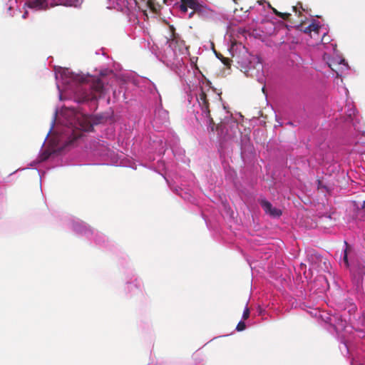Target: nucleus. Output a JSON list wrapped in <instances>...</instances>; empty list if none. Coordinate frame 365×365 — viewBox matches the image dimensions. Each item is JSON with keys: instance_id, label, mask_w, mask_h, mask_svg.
Masks as SVG:
<instances>
[{"instance_id": "f8f14e48", "label": "nucleus", "mask_w": 365, "mask_h": 365, "mask_svg": "<svg viewBox=\"0 0 365 365\" xmlns=\"http://www.w3.org/2000/svg\"><path fill=\"white\" fill-rule=\"evenodd\" d=\"M259 202L264 212L270 217L273 218H278L282 215V210L273 207L272 203L265 198L259 200Z\"/></svg>"}, {"instance_id": "423d86ee", "label": "nucleus", "mask_w": 365, "mask_h": 365, "mask_svg": "<svg viewBox=\"0 0 365 365\" xmlns=\"http://www.w3.org/2000/svg\"><path fill=\"white\" fill-rule=\"evenodd\" d=\"M315 316L321 318L322 321L327 326L326 329L331 334L335 332L337 335H339L348 328L346 320L343 319L341 315L338 313L331 314L328 312L317 311Z\"/></svg>"}, {"instance_id": "4c0bfd02", "label": "nucleus", "mask_w": 365, "mask_h": 365, "mask_svg": "<svg viewBox=\"0 0 365 365\" xmlns=\"http://www.w3.org/2000/svg\"><path fill=\"white\" fill-rule=\"evenodd\" d=\"M296 6H293V10L295 11L296 10Z\"/></svg>"}, {"instance_id": "9b49d317", "label": "nucleus", "mask_w": 365, "mask_h": 365, "mask_svg": "<svg viewBox=\"0 0 365 365\" xmlns=\"http://www.w3.org/2000/svg\"><path fill=\"white\" fill-rule=\"evenodd\" d=\"M90 243L101 249H107L110 245V242L103 233L94 230V235L87 238Z\"/></svg>"}, {"instance_id": "c756f323", "label": "nucleus", "mask_w": 365, "mask_h": 365, "mask_svg": "<svg viewBox=\"0 0 365 365\" xmlns=\"http://www.w3.org/2000/svg\"><path fill=\"white\" fill-rule=\"evenodd\" d=\"M274 11L275 12V14H277L278 16H279L282 18H284L285 16H288L289 15L288 14L279 13L275 9H274Z\"/></svg>"}, {"instance_id": "0eeeda50", "label": "nucleus", "mask_w": 365, "mask_h": 365, "mask_svg": "<svg viewBox=\"0 0 365 365\" xmlns=\"http://www.w3.org/2000/svg\"><path fill=\"white\" fill-rule=\"evenodd\" d=\"M61 225L63 228L71 230L75 235L85 239L94 235V230L88 224L73 216L64 217L61 220Z\"/></svg>"}, {"instance_id": "393cba45", "label": "nucleus", "mask_w": 365, "mask_h": 365, "mask_svg": "<svg viewBox=\"0 0 365 365\" xmlns=\"http://www.w3.org/2000/svg\"><path fill=\"white\" fill-rule=\"evenodd\" d=\"M188 6L183 2H181V4L180 5V11L182 14H185L187 11Z\"/></svg>"}, {"instance_id": "1a4fd4ad", "label": "nucleus", "mask_w": 365, "mask_h": 365, "mask_svg": "<svg viewBox=\"0 0 365 365\" xmlns=\"http://www.w3.org/2000/svg\"><path fill=\"white\" fill-rule=\"evenodd\" d=\"M169 123L168 112L162 107L160 102L154 109V115L151 120L153 127L159 130L163 128V126H166Z\"/></svg>"}, {"instance_id": "aec40b11", "label": "nucleus", "mask_w": 365, "mask_h": 365, "mask_svg": "<svg viewBox=\"0 0 365 365\" xmlns=\"http://www.w3.org/2000/svg\"><path fill=\"white\" fill-rule=\"evenodd\" d=\"M123 80L125 81H132L134 84L136 83V80L134 78L133 76L132 73H123Z\"/></svg>"}, {"instance_id": "412c9836", "label": "nucleus", "mask_w": 365, "mask_h": 365, "mask_svg": "<svg viewBox=\"0 0 365 365\" xmlns=\"http://www.w3.org/2000/svg\"><path fill=\"white\" fill-rule=\"evenodd\" d=\"M355 113H356V109H355V108L354 107V106L349 104V105H348V109H347V110H346L347 116H348L349 118H352L353 116H355Z\"/></svg>"}, {"instance_id": "f03ea898", "label": "nucleus", "mask_w": 365, "mask_h": 365, "mask_svg": "<svg viewBox=\"0 0 365 365\" xmlns=\"http://www.w3.org/2000/svg\"><path fill=\"white\" fill-rule=\"evenodd\" d=\"M56 109L54 112L51 128L47 133L43 145L48 136L53 142L52 150H44L36 160L29 164L26 168H34L41 163L46 161L53 155H58L62 152L68 150L71 147L78 145L83 137V133L93 130V124L90 118L76 110L70 108H63L59 116Z\"/></svg>"}, {"instance_id": "a211bd4d", "label": "nucleus", "mask_w": 365, "mask_h": 365, "mask_svg": "<svg viewBox=\"0 0 365 365\" xmlns=\"http://www.w3.org/2000/svg\"><path fill=\"white\" fill-rule=\"evenodd\" d=\"M351 272L354 275L356 284H361L363 282V277L365 275V266L359 267L356 272H355L354 270H351Z\"/></svg>"}, {"instance_id": "473e14b6", "label": "nucleus", "mask_w": 365, "mask_h": 365, "mask_svg": "<svg viewBox=\"0 0 365 365\" xmlns=\"http://www.w3.org/2000/svg\"><path fill=\"white\" fill-rule=\"evenodd\" d=\"M24 169H25V168H19V169H17L14 173L18 172V171H19V170H24Z\"/></svg>"}, {"instance_id": "a878e982", "label": "nucleus", "mask_w": 365, "mask_h": 365, "mask_svg": "<svg viewBox=\"0 0 365 365\" xmlns=\"http://www.w3.org/2000/svg\"><path fill=\"white\" fill-rule=\"evenodd\" d=\"M250 316V309L247 306L245 307L243 313H242V319H247Z\"/></svg>"}, {"instance_id": "2f4dec72", "label": "nucleus", "mask_w": 365, "mask_h": 365, "mask_svg": "<svg viewBox=\"0 0 365 365\" xmlns=\"http://www.w3.org/2000/svg\"><path fill=\"white\" fill-rule=\"evenodd\" d=\"M259 314H262V310L260 307H259Z\"/></svg>"}, {"instance_id": "bb28decb", "label": "nucleus", "mask_w": 365, "mask_h": 365, "mask_svg": "<svg viewBox=\"0 0 365 365\" xmlns=\"http://www.w3.org/2000/svg\"><path fill=\"white\" fill-rule=\"evenodd\" d=\"M160 144L162 145L161 148L158 150V153L160 154L163 153L165 152V145H166V143H163L162 140H160Z\"/></svg>"}, {"instance_id": "72a5a7b5", "label": "nucleus", "mask_w": 365, "mask_h": 365, "mask_svg": "<svg viewBox=\"0 0 365 365\" xmlns=\"http://www.w3.org/2000/svg\"><path fill=\"white\" fill-rule=\"evenodd\" d=\"M108 2L109 4H111V3H113L114 1H113V0H108Z\"/></svg>"}, {"instance_id": "dca6fc26", "label": "nucleus", "mask_w": 365, "mask_h": 365, "mask_svg": "<svg viewBox=\"0 0 365 365\" xmlns=\"http://www.w3.org/2000/svg\"><path fill=\"white\" fill-rule=\"evenodd\" d=\"M5 9L8 15L14 16L21 11L19 9L18 0H8L5 4Z\"/></svg>"}, {"instance_id": "4468645a", "label": "nucleus", "mask_w": 365, "mask_h": 365, "mask_svg": "<svg viewBox=\"0 0 365 365\" xmlns=\"http://www.w3.org/2000/svg\"><path fill=\"white\" fill-rule=\"evenodd\" d=\"M322 29V26H320L318 22L314 21L310 25L304 29V32L309 34L311 38L315 39L316 41H318L319 38H317V36H319Z\"/></svg>"}, {"instance_id": "cd10ccee", "label": "nucleus", "mask_w": 365, "mask_h": 365, "mask_svg": "<svg viewBox=\"0 0 365 365\" xmlns=\"http://www.w3.org/2000/svg\"><path fill=\"white\" fill-rule=\"evenodd\" d=\"M38 173V175L40 177V181L41 182L42 177L46 174L45 171H41L39 169L36 168Z\"/></svg>"}, {"instance_id": "c9c22d12", "label": "nucleus", "mask_w": 365, "mask_h": 365, "mask_svg": "<svg viewBox=\"0 0 365 365\" xmlns=\"http://www.w3.org/2000/svg\"><path fill=\"white\" fill-rule=\"evenodd\" d=\"M344 91H345V93H348V90H347L346 88H344Z\"/></svg>"}, {"instance_id": "b1692460", "label": "nucleus", "mask_w": 365, "mask_h": 365, "mask_svg": "<svg viewBox=\"0 0 365 365\" xmlns=\"http://www.w3.org/2000/svg\"><path fill=\"white\" fill-rule=\"evenodd\" d=\"M245 327H246L245 323L244 322H242V321H240L237 324V325L236 327V329L238 331H242L245 329Z\"/></svg>"}, {"instance_id": "9d476101", "label": "nucleus", "mask_w": 365, "mask_h": 365, "mask_svg": "<svg viewBox=\"0 0 365 365\" xmlns=\"http://www.w3.org/2000/svg\"><path fill=\"white\" fill-rule=\"evenodd\" d=\"M323 59L328 66L336 73V76H341L344 71H348L349 66L344 58L330 59L329 55L325 52L323 55Z\"/></svg>"}, {"instance_id": "f3484780", "label": "nucleus", "mask_w": 365, "mask_h": 365, "mask_svg": "<svg viewBox=\"0 0 365 365\" xmlns=\"http://www.w3.org/2000/svg\"><path fill=\"white\" fill-rule=\"evenodd\" d=\"M167 182L168 183L169 186L171 189L174 190V192L180 195L182 198L185 199V200H190L191 198V194L187 191H184V190L181 187H173L171 185H170L168 180L166 177H164Z\"/></svg>"}, {"instance_id": "c85d7f7f", "label": "nucleus", "mask_w": 365, "mask_h": 365, "mask_svg": "<svg viewBox=\"0 0 365 365\" xmlns=\"http://www.w3.org/2000/svg\"><path fill=\"white\" fill-rule=\"evenodd\" d=\"M128 3V4H129L130 6H132L133 4H135L136 5L137 4V2H136V0H125Z\"/></svg>"}, {"instance_id": "20e7f679", "label": "nucleus", "mask_w": 365, "mask_h": 365, "mask_svg": "<svg viewBox=\"0 0 365 365\" xmlns=\"http://www.w3.org/2000/svg\"><path fill=\"white\" fill-rule=\"evenodd\" d=\"M83 0H25L24 4V13L22 15L23 19H26L28 11L26 8L34 10L45 9L57 5H63L66 6L79 7Z\"/></svg>"}, {"instance_id": "4be33fe9", "label": "nucleus", "mask_w": 365, "mask_h": 365, "mask_svg": "<svg viewBox=\"0 0 365 365\" xmlns=\"http://www.w3.org/2000/svg\"><path fill=\"white\" fill-rule=\"evenodd\" d=\"M339 349L344 355H347L349 354L348 346L344 341H341V345L339 346Z\"/></svg>"}, {"instance_id": "ddd939ff", "label": "nucleus", "mask_w": 365, "mask_h": 365, "mask_svg": "<svg viewBox=\"0 0 365 365\" xmlns=\"http://www.w3.org/2000/svg\"><path fill=\"white\" fill-rule=\"evenodd\" d=\"M325 30L326 29L322 26L321 33L319 34V36H317V38H319V41L320 40L322 44L324 46L326 49H331L334 52H335L336 45V43H331V37L327 34Z\"/></svg>"}, {"instance_id": "7ed1b4c3", "label": "nucleus", "mask_w": 365, "mask_h": 365, "mask_svg": "<svg viewBox=\"0 0 365 365\" xmlns=\"http://www.w3.org/2000/svg\"><path fill=\"white\" fill-rule=\"evenodd\" d=\"M54 74L61 101L64 99L63 93H66L78 103H89L96 106L98 98L106 97V88L94 76L74 73L61 66H54Z\"/></svg>"}, {"instance_id": "6ab92c4d", "label": "nucleus", "mask_w": 365, "mask_h": 365, "mask_svg": "<svg viewBox=\"0 0 365 365\" xmlns=\"http://www.w3.org/2000/svg\"><path fill=\"white\" fill-rule=\"evenodd\" d=\"M173 155L177 158H180V156L184 155L185 151L180 148L177 147L171 148Z\"/></svg>"}, {"instance_id": "e433bc0d", "label": "nucleus", "mask_w": 365, "mask_h": 365, "mask_svg": "<svg viewBox=\"0 0 365 365\" xmlns=\"http://www.w3.org/2000/svg\"><path fill=\"white\" fill-rule=\"evenodd\" d=\"M344 245L346 247L347 246V242L346 241H344Z\"/></svg>"}, {"instance_id": "39448f33", "label": "nucleus", "mask_w": 365, "mask_h": 365, "mask_svg": "<svg viewBox=\"0 0 365 365\" xmlns=\"http://www.w3.org/2000/svg\"><path fill=\"white\" fill-rule=\"evenodd\" d=\"M89 154L101 160L106 162V164L117 165L116 154L110 148L108 144L102 140H94L90 144Z\"/></svg>"}, {"instance_id": "6e6552de", "label": "nucleus", "mask_w": 365, "mask_h": 365, "mask_svg": "<svg viewBox=\"0 0 365 365\" xmlns=\"http://www.w3.org/2000/svg\"><path fill=\"white\" fill-rule=\"evenodd\" d=\"M124 282L123 292L128 297L134 295L141 289L142 282L133 270H126L124 272Z\"/></svg>"}, {"instance_id": "f704fd0d", "label": "nucleus", "mask_w": 365, "mask_h": 365, "mask_svg": "<svg viewBox=\"0 0 365 365\" xmlns=\"http://www.w3.org/2000/svg\"><path fill=\"white\" fill-rule=\"evenodd\" d=\"M362 207H363V208H365V200L363 202Z\"/></svg>"}, {"instance_id": "2eb2a0df", "label": "nucleus", "mask_w": 365, "mask_h": 365, "mask_svg": "<svg viewBox=\"0 0 365 365\" xmlns=\"http://www.w3.org/2000/svg\"><path fill=\"white\" fill-rule=\"evenodd\" d=\"M185 3L192 11L189 13L188 18H191L195 12H201L203 10V6L197 0H180Z\"/></svg>"}, {"instance_id": "7c9ffc66", "label": "nucleus", "mask_w": 365, "mask_h": 365, "mask_svg": "<svg viewBox=\"0 0 365 365\" xmlns=\"http://www.w3.org/2000/svg\"><path fill=\"white\" fill-rule=\"evenodd\" d=\"M361 144H364V148L361 150H358V152H360V153H365V143L364 142H361Z\"/></svg>"}, {"instance_id": "58836bf2", "label": "nucleus", "mask_w": 365, "mask_h": 365, "mask_svg": "<svg viewBox=\"0 0 365 365\" xmlns=\"http://www.w3.org/2000/svg\"><path fill=\"white\" fill-rule=\"evenodd\" d=\"M262 91L264 93V87L262 88Z\"/></svg>"}, {"instance_id": "5701e85b", "label": "nucleus", "mask_w": 365, "mask_h": 365, "mask_svg": "<svg viewBox=\"0 0 365 365\" xmlns=\"http://www.w3.org/2000/svg\"><path fill=\"white\" fill-rule=\"evenodd\" d=\"M342 260L346 267L349 266V261H348V254H347V248L346 247L344 250Z\"/></svg>"}, {"instance_id": "f257e3e1", "label": "nucleus", "mask_w": 365, "mask_h": 365, "mask_svg": "<svg viewBox=\"0 0 365 365\" xmlns=\"http://www.w3.org/2000/svg\"><path fill=\"white\" fill-rule=\"evenodd\" d=\"M188 55L187 47L180 36L173 34L163 48L161 61L175 69L181 81L182 96L188 111L210 126L212 119L210 115L206 93L210 90V82L201 73L196 66L190 63V68L185 65L183 58Z\"/></svg>"}]
</instances>
